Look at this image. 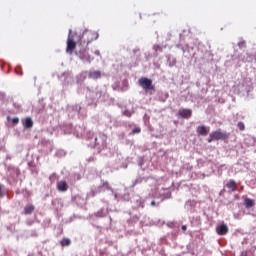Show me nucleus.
I'll list each match as a JSON object with an SVG mask.
<instances>
[{
	"instance_id": "9d476101",
	"label": "nucleus",
	"mask_w": 256,
	"mask_h": 256,
	"mask_svg": "<svg viewBox=\"0 0 256 256\" xmlns=\"http://www.w3.org/2000/svg\"><path fill=\"white\" fill-rule=\"evenodd\" d=\"M23 126L27 129H30L33 127V121L31 118L27 117L25 120L22 121Z\"/></svg>"
},
{
	"instance_id": "7ed1b4c3",
	"label": "nucleus",
	"mask_w": 256,
	"mask_h": 256,
	"mask_svg": "<svg viewBox=\"0 0 256 256\" xmlns=\"http://www.w3.org/2000/svg\"><path fill=\"white\" fill-rule=\"evenodd\" d=\"M139 85L145 90V91H148V90H155V87L154 85L152 84V80L148 79V78H141L139 80Z\"/></svg>"
},
{
	"instance_id": "9b49d317",
	"label": "nucleus",
	"mask_w": 256,
	"mask_h": 256,
	"mask_svg": "<svg viewBox=\"0 0 256 256\" xmlns=\"http://www.w3.org/2000/svg\"><path fill=\"white\" fill-rule=\"evenodd\" d=\"M244 205L247 209H250L255 206V202H254V200H252L250 198H246L244 201Z\"/></svg>"
},
{
	"instance_id": "f257e3e1",
	"label": "nucleus",
	"mask_w": 256,
	"mask_h": 256,
	"mask_svg": "<svg viewBox=\"0 0 256 256\" xmlns=\"http://www.w3.org/2000/svg\"><path fill=\"white\" fill-rule=\"evenodd\" d=\"M97 38H98L97 32H92V30H85V32H83L80 38V42L81 44L84 43L88 45L89 43L97 40Z\"/></svg>"
},
{
	"instance_id": "f8f14e48",
	"label": "nucleus",
	"mask_w": 256,
	"mask_h": 256,
	"mask_svg": "<svg viewBox=\"0 0 256 256\" xmlns=\"http://www.w3.org/2000/svg\"><path fill=\"white\" fill-rule=\"evenodd\" d=\"M89 78L97 80V79L101 78V72L100 71L90 72Z\"/></svg>"
},
{
	"instance_id": "4be33fe9",
	"label": "nucleus",
	"mask_w": 256,
	"mask_h": 256,
	"mask_svg": "<svg viewBox=\"0 0 256 256\" xmlns=\"http://www.w3.org/2000/svg\"><path fill=\"white\" fill-rule=\"evenodd\" d=\"M155 48H156V51H157V50H161V48H160L159 46H156Z\"/></svg>"
},
{
	"instance_id": "aec40b11",
	"label": "nucleus",
	"mask_w": 256,
	"mask_h": 256,
	"mask_svg": "<svg viewBox=\"0 0 256 256\" xmlns=\"http://www.w3.org/2000/svg\"><path fill=\"white\" fill-rule=\"evenodd\" d=\"M103 186H104V187H108V186H109L108 182H105V183L103 184Z\"/></svg>"
},
{
	"instance_id": "4468645a",
	"label": "nucleus",
	"mask_w": 256,
	"mask_h": 256,
	"mask_svg": "<svg viewBox=\"0 0 256 256\" xmlns=\"http://www.w3.org/2000/svg\"><path fill=\"white\" fill-rule=\"evenodd\" d=\"M71 244V241L70 239L68 238H63L62 241H61V245L64 247V246H69Z\"/></svg>"
},
{
	"instance_id": "a211bd4d",
	"label": "nucleus",
	"mask_w": 256,
	"mask_h": 256,
	"mask_svg": "<svg viewBox=\"0 0 256 256\" xmlns=\"http://www.w3.org/2000/svg\"><path fill=\"white\" fill-rule=\"evenodd\" d=\"M18 122H19V119H18V118H13L12 123H13L14 125L18 124Z\"/></svg>"
},
{
	"instance_id": "5701e85b",
	"label": "nucleus",
	"mask_w": 256,
	"mask_h": 256,
	"mask_svg": "<svg viewBox=\"0 0 256 256\" xmlns=\"http://www.w3.org/2000/svg\"><path fill=\"white\" fill-rule=\"evenodd\" d=\"M97 142V138H95V143Z\"/></svg>"
},
{
	"instance_id": "412c9836",
	"label": "nucleus",
	"mask_w": 256,
	"mask_h": 256,
	"mask_svg": "<svg viewBox=\"0 0 256 256\" xmlns=\"http://www.w3.org/2000/svg\"><path fill=\"white\" fill-rule=\"evenodd\" d=\"M151 205H152V206H155V205H156V202H155V201H152V202H151Z\"/></svg>"
},
{
	"instance_id": "f03ea898",
	"label": "nucleus",
	"mask_w": 256,
	"mask_h": 256,
	"mask_svg": "<svg viewBox=\"0 0 256 256\" xmlns=\"http://www.w3.org/2000/svg\"><path fill=\"white\" fill-rule=\"evenodd\" d=\"M230 134L226 132H222L221 129L214 131L210 134L208 138V142L212 143L213 141H218V140H227L229 138Z\"/></svg>"
},
{
	"instance_id": "ddd939ff",
	"label": "nucleus",
	"mask_w": 256,
	"mask_h": 256,
	"mask_svg": "<svg viewBox=\"0 0 256 256\" xmlns=\"http://www.w3.org/2000/svg\"><path fill=\"white\" fill-rule=\"evenodd\" d=\"M34 209H35V207L32 204L27 205L24 208V214L25 215H29V214H31L34 211Z\"/></svg>"
},
{
	"instance_id": "dca6fc26",
	"label": "nucleus",
	"mask_w": 256,
	"mask_h": 256,
	"mask_svg": "<svg viewBox=\"0 0 256 256\" xmlns=\"http://www.w3.org/2000/svg\"><path fill=\"white\" fill-rule=\"evenodd\" d=\"M238 128L241 130V131H244L245 130V125L243 122H239L238 123Z\"/></svg>"
},
{
	"instance_id": "0eeeda50",
	"label": "nucleus",
	"mask_w": 256,
	"mask_h": 256,
	"mask_svg": "<svg viewBox=\"0 0 256 256\" xmlns=\"http://www.w3.org/2000/svg\"><path fill=\"white\" fill-rule=\"evenodd\" d=\"M197 133L201 136H207L208 133H209V128H207L206 126L202 125V126H199L197 128Z\"/></svg>"
},
{
	"instance_id": "b1692460",
	"label": "nucleus",
	"mask_w": 256,
	"mask_h": 256,
	"mask_svg": "<svg viewBox=\"0 0 256 256\" xmlns=\"http://www.w3.org/2000/svg\"><path fill=\"white\" fill-rule=\"evenodd\" d=\"M0 193H1V187H0Z\"/></svg>"
},
{
	"instance_id": "6e6552de",
	"label": "nucleus",
	"mask_w": 256,
	"mask_h": 256,
	"mask_svg": "<svg viewBox=\"0 0 256 256\" xmlns=\"http://www.w3.org/2000/svg\"><path fill=\"white\" fill-rule=\"evenodd\" d=\"M57 189L60 192H66L68 190V185H67L66 181H59L57 183Z\"/></svg>"
},
{
	"instance_id": "f3484780",
	"label": "nucleus",
	"mask_w": 256,
	"mask_h": 256,
	"mask_svg": "<svg viewBox=\"0 0 256 256\" xmlns=\"http://www.w3.org/2000/svg\"><path fill=\"white\" fill-rule=\"evenodd\" d=\"M245 44L246 43L244 42V40H242L241 42H239L238 46H239V48H244Z\"/></svg>"
},
{
	"instance_id": "1a4fd4ad",
	"label": "nucleus",
	"mask_w": 256,
	"mask_h": 256,
	"mask_svg": "<svg viewBox=\"0 0 256 256\" xmlns=\"http://www.w3.org/2000/svg\"><path fill=\"white\" fill-rule=\"evenodd\" d=\"M226 187L231 190V192H235L238 189V186L234 180H230L227 184Z\"/></svg>"
},
{
	"instance_id": "6ab92c4d",
	"label": "nucleus",
	"mask_w": 256,
	"mask_h": 256,
	"mask_svg": "<svg viewBox=\"0 0 256 256\" xmlns=\"http://www.w3.org/2000/svg\"><path fill=\"white\" fill-rule=\"evenodd\" d=\"M182 230L183 231H186L187 230V227L185 225L182 226Z\"/></svg>"
},
{
	"instance_id": "20e7f679",
	"label": "nucleus",
	"mask_w": 256,
	"mask_h": 256,
	"mask_svg": "<svg viewBox=\"0 0 256 256\" xmlns=\"http://www.w3.org/2000/svg\"><path fill=\"white\" fill-rule=\"evenodd\" d=\"M75 49H76V43L74 42L73 38L69 36L67 40L66 52L71 55Z\"/></svg>"
},
{
	"instance_id": "39448f33",
	"label": "nucleus",
	"mask_w": 256,
	"mask_h": 256,
	"mask_svg": "<svg viewBox=\"0 0 256 256\" xmlns=\"http://www.w3.org/2000/svg\"><path fill=\"white\" fill-rule=\"evenodd\" d=\"M216 231L219 235L223 236L229 232V228L226 224L222 223L216 227Z\"/></svg>"
},
{
	"instance_id": "2eb2a0df",
	"label": "nucleus",
	"mask_w": 256,
	"mask_h": 256,
	"mask_svg": "<svg viewBox=\"0 0 256 256\" xmlns=\"http://www.w3.org/2000/svg\"><path fill=\"white\" fill-rule=\"evenodd\" d=\"M140 132H141V129H140L139 127H136V128H134V129L132 130V133H131V134L135 135V134H139Z\"/></svg>"
},
{
	"instance_id": "423d86ee",
	"label": "nucleus",
	"mask_w": 256,
	"mask_h": 256,
	"mask_svg": "<svg viewBox=\"0 0 256 256\" xmlns=\"http://www.w3.org/2000/svg\"><path fill=\"white\" fill-rule=\"evenodd\" d=\"M178 116L184 119H188L192 116V111L190 109L180 110Z\"/></svg>"
}]
</instances>
